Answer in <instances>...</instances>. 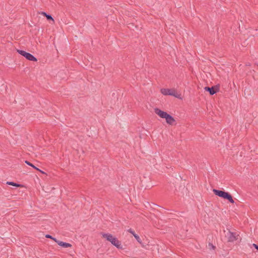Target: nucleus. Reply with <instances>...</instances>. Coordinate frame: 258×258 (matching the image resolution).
I'll return each mask as SVG.
<instances>
[{"mask_svg":"<svg viewBox=\"0 0 258 258\" xmlns=\"http://www.w3.org/2000/svg\"><path fill=\"white\" fill-rule=\"evenodd\" d=\"M154 111L155 113L159 115L161 118H165L168 124H172L175 121L174 118L171 115L158 108H155Z\"/></svg>","mask_w":258,"mask_h":258,"instance_id":"nucleus-1","label":"nucleus"},{"mask_svg":"<svg viewBox=\"0 0 258 258\" xmlns=\"http://www.w3.org/2000/svg\"><path fill=\"white\" fill-rule=\"evenodd\" d=\"M102 237L118 249H122L121 242L117 238L109 233H102Z\"/></svg>","mask_w":258,"mask_h":258,"instance_id":"nucleus-2","label":"nucleus"},{"mask_svg":"<svg viewBox=\"0 0 258 258\" xmlns=\"http://www.w3.org/2000/svg\"><path fill=\"white\" fill-rule=\"evenodd\" d=\"M227 230L228 231L225 234V237H227L228 242H232L238 239L239 235L236 232H231L228 228Z\"/></svg>","mask_w":258,"mask_h":258,"instance_id":"nucleus-3","label":"nucleus"},{"mask_svg":"<svg viewBox=\"0 0 258 258\" xmlns=\"http://www.w3.org/2000/svg\"><path fill=\"white\" fill-rule=\"evenodd\" d=\"M17 52L22 56H24L26 58H27L28 60H31V61H36L37 58L34 57L33 55L27 52L24 50H17Z\"/></svg>","mask_w":258,"mask_h":258,"instance_id":"nucleus-4","label":"nucleus"},{"mask_svg":"<svg viewBox=\"0 0 258 258\" xmlns=\"http://www.w3.org/2000/svg\"><path fill=\"white\" fill-rule=\"evenodd\" d=\"M204 89L205 91L209 92L210 95H213L219 90V86L216 85L212 87H205Z\"/></svg>","mask_w":258,"mask_h":258,"instance_id":"nucleus-5","label":"nucleus"},{"mask_svg":"<svg viewBox=\"0 0 258 258\" xmlns=\"http://www.w3.org/2000/svg\"><path fill=\"white\" fill-rule=\"evenodd\" d=\"M161 92L164 95H171L177 97L176 93L174 90L163 88L161 89Z\"/></svg>","mask_w":258,"mask_h":258,"instance_id":"nucleus-6","label":"nucleus"},{"mask_svg":"<svg viewBox=\"0 0 258 258\" xmlns=\"http://www.w3.org/2000/svg\"><path fill=\"white\" fill-rule=\"evenodd\" d=\"M213 192L214 194H215L216 196L222 198L224 199H225L227 196L229 194L228 192H225L224 191L216 189H213Z\"/></svg>","mask_w":258,"mask_h":258,"instance_id":"nucleus-7","label":"nucleus"},{"mask_svg":"<svg viewBox=\"0 0 258 258\" xmlns=\"http://www.w3.org/2000/svg\"><path fill=\"white\" fill-rule=\"evenodd\" d=\"M56 243L59 246H62L63 247H65V248L72 246V245L71 244H70L69 243L64 242H63V241H56Z\"/></svg>","mask_w":258,"mask_h":258,"instance_id":"nucleus-8","label":"nucleus"},{"mask_svg":"<svg viewBox=\"0 0 258 258\" xmlns=\"http://www.w3.org/2000/svg\"><path fill=\"white\" fill-rule=\"evenodd\" d=\"M25 163H26L27 165H29V166H30L32 167H33V168H34V169H36V170H39V171L40 172H41V173H44V172L42 171L41 170H40V169H39L38 168H37V167H36L34 165H33V164H32V163H31L30 162H29V161H25Z\"/></svg>","mask_w":258,"mask_h":258,"instance_id":"nucleus-9","label":"nucleus"},{"mask_svg":"<svg viewBox=\"0 0 258 258\" xmlns=\"http://www.w3.org/2000/svg\"><path fill=\"white\" fill-rule=\"evenodd\" d=\"M225 199L228 200L229 202H230L231 203L233 204L234 203V201L233 200L232 196L229 193L228 194Z\"/></svg>","mask_w":258,"mask_h":258,"instance_id":"nucleus-10","label":"nucleus"},{"mask_svg":"<svg viewBox=\"0 0 258 258\" xmlns=\"http://www.w3.org/2000/svg\"><path fill=\"white\" fill-rule=\"evenodd\" d=\"M7 184H9V185H11L15 186H17V187H19V186H20V184H19L18 183H15V182H11V181H8L7 182Z\"/></svg>","mask_w":258,"mask_h":258,"instance_id":"nucleus-11","label":"nucleus"},{"mask_svg":"<svg viewBox=\"0 0 258 258\" xmlns=\"http://www.w3.org/2000/svg\"><path fill=\"white\" fill-rule=\"evenodd\" d=\"M45 17H46L47 20H52L53 22H54V20L51 15L47 14Z\"/></svg>","mask_w":258,"mask_h":258,"instance_id":"nucleus-12","label":"nucleus"},{"mask_svg":"<svg viewBox=\"0 0 258 258\" xmlns=\"http://www.w3.org/2000/svg\"><path fill=\"white\" fill-rule=\"evenodd\" d=\"M134 236L139 243H141V238L137 234H135Z\"/></svg>","mask_w":258,"mask_h":258,"instance_id":"nucleus-13","label":"nucleus"},{"mask_svg":"<svg viewBox=\"0 0 258 258\" xmlns=\"http://www.w3.org/2000/svg\"><path fill=\"white\" fill-rule=\"evenodd\" d=\"M127 231H128V232H130V233L132 234L134 236V235H135V234H136L135 233V231H134L133 230H132V229H128V230H127Z\"/></svg>","mask_w":258,"mask_h":258,"instance_id":"nucleus-14","label":"nucleus"},{"mask_svg":"<svg viewBox=\"0 0 258 258\" xmlns=\"http://www.w3.org/2000/svg\"><path fill=\"white\" fill-rule=\"evenodd\" d=\"M252 246L257 250H258V245L256 244L253 243L252 244Z\"/></svg>","mask_w":258,"mask_h":258,"instance_id":"nucleus-15","label":"nucleus"},{"mask_svg":"<svg viewBox=\"0 0 258 258\" xmlns=\"http://www.w3.org/2000/svg\"><path fill=\"white\" fill-rule=\"evenodd\" d=\"M45 237H46V238H50V239H52V236H51V235H49V234H47V235H46Z\"/></svg>","mask_w":258,"mask_h":258,"instance_id":"nucleus-16","label":"nucleus"},{"mask_svg":"<svg viewBox=\"0 0 258 258\" xmlns=\"http://www.w3.org/2000/svg\"><path fill=\"white\" fill-rule=\"evenodd\" d=\"M209 246H211L213 249H214L215 247L211 243H209Z\"/></svg>","mask_w":258,"mask_h":258,"instance_id":"nucleus-17","label":"nucleus"},{"mask_svg":"<svg viewBox=\"0 0 258 258\" xmlns=\"http://www.w3.org/2000/svg\"><path fill=\"white\" fill-rule=\"evenodd\" d=\"M41 15H42L43 16H44L45 17L47 15L45 12H41Z\"/></svg>","mask_w":258,"mask_h":258,"instance_id":"nucleus-18","label":"nucleus"},{"mask_svg":"<svg viewBox=\"0 0 258 258\" xmlns=\"http://www.w3.org/2000/svg\"><path fill=\"white\" fill-rule=\"evenodd\" d=\"M52 240H53L54 241H55L56 242V241H58V240H57L55 238H54L52 237V238L51 239Z\"/></svg>","mask_w":258,"mask_h":258,"instance_id":"nucleus-19","label":"nucleus"}]
</instances>
